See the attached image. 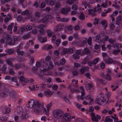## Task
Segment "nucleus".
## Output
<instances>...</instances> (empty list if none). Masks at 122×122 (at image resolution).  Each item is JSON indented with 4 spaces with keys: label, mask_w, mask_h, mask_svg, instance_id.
Masks as SVG:
<instances>
[{
    "label": "nucleus",
    "mask_w": 122,
    "mask_h": 122,
    "mask_svg": "<svg viewBox=\"0 0 122 122\" xmlns=\"http://www.w3.org/2000/svg\"><path fill=\"white\" fill-rule=\"evenodd\" d=\"M51 59L50 56H48L46 57V61L43 63L37 62L36 63L37 67H41L43 68V73L46 75H48L50 74L48 72L50 69L52 68L53 67L52 62L50 61Z\"/></svg>",
    "instance_id": "f257e3e1"
},
{
    "label": "nucleus",
    "mask_w": 122,
    "mask_h": 122,
    "mask_svg": "<svg viewBox=\"0 0 122 122\" xmlns=\"http://www.w3.org/2000/svg\"><path fill=\"white\" fill-rule=\"evenodd\" d=\"M71 85H70L69 86V88L71 92H80L81 93V96L80 97H79L78 96L77 97L78 99L81 100H84L85 99V100L89 103V104H92L93 102V100L92 97L91 96L88 95L86 96H85L84 92V90L83 88V87L81 86L80 87V90H75L73 89L71 87Z\"/></svg>",
    "instance_id": "f03ea898"
},
{
    "label": "nucleus",
    "mask_w": 122,
    "mask_h": 122,
    "mask_svg": "<svg viewBox=\"0 0 122 122\" xmlns=\"http://www.w3.org/2000/svg\"><path fill=\"white\" fill-rule=\"evenodd\" d=\"M20 108H18L15 111L14 113L15 115L14 118L15 122H19L21 121L22 119H26V115L23 114V111L20 110Z\"/></svg>",
    "instance_id": "7ed1b4c3"
},
{
    "label": "nucleus",
    "mask_w": 122,
    "mask_h": 122,
    "mask_svg": "<svg viewBox=\"0 0 122 122\" xmlns=\"http://www.w3.org/2000/svg\"><path fill=\"white\" fill-rule=\"evenodd\" d=\"M20 108H18L15 111L14 113L15 115L14 118L15 122H19L21 121L22 119H26V115L23 114V111L20 110Z\"/></svg>",
    "instance_id": "20e7f679"
},
{
    "label": "nucleus",
    "mask_w": 122,
    "mask_h": 122,
    "mask_svg": "<svg viewBox=\"0 0 122 122\" xmlns=\"http://www.w3.org/2000/svg\"><path fill=\"white\" fill-rule=\"evenodd\" d=\"M2 94L4 97H9L12 99L14 98L16 96V94L14 93L13 92H10V91L8 89L4 90L2 92Z\"/></svg>",
    "instance_id": "39448f33"
},
{
    "label": "nucleus",
    "mask_w": 122,
    "mask_h": 122,
    "mask_svg": "<svg viewBox=\"0 0 122 122\" xmlns=\"http://www.w3.org/2000/svg\"><path fill=\"white\" fill-rule=\"evenodd\" d=\"M42 105H41L40 102L37 100H36L34 106V111L36 112H40L43 108Z\"/></svg>",
    "instance_id": "423d86ee"
},
{
    "label": "nucleus",
    "mask_w": 122,
    "mask_h": 122,
    "mask_svg": "<svg viewBox=\"0 0 122 122\" xmlns=\"http://www.w3.org/2000/svg\"><path fill=\"white\" fill-rule=\"evenodd\" d=\"M100 35L98 34L97 35L96 37V39L95 40L99 43L100 44H102V43H104L106 41H107L108 37L107 36H106L104 38H103L102 41H101V40L100 39Z\"/></svg>",
    "instance_id": "0eeeda50"
},
{
    "label": "nucleus",
    "mask_w": 122,
    "mask_h": 122,
    "mask_svg": "<svg viewBox=\"0 0 122 122\" xmlns=\"http://www.w3.org/2000/svg\"><path fill=\"white\" fill-rule=\"evenodd\" d=\"M62 112L59 110H55L53 114V115L56 119L61 118L62 116Z\"/></svg>",
    "instance_id": "6e6552de"
},
{
    "label": "nucleus",
    "mask_w": 122,
    "mask_h": 122,
    "mask_svg": "<svg viewBox=\"0 0 122 122\" xmlns=\"http://www.w3.org/2000/svg\"><path fill=\"white\" fill-rule=\"evenodd\" d=\"M96 100L98 104L100 105L102 104L105 105L107 102L108 99L105 100L102 96L101 97H99L97 98Z\"/></svg>",
    "instance_id": "1a4fd4ad"
},
{
    "label": "nucleus",
    "mask_w": 122,
    "mask_h": 122,
    "mask_svg": "<svg viewBox=\"0 0 122 122\" xmlns=\"http://www.w3.org/2000/svg\"><path fill=\"white\" fill-rule=\"evenodd\" d=\"M105 62L106 64H111L112 63L117 64L118 62L112 58H109L105 61Z\"/></svg>",
    "instance_id": "9d476101"
},
{
    "label": "nucleus",
    "mask_w": 122,
    "mask_h": 122,
    "mask_svg": "<svg viewBox=\"0 0 122 122\" xmlns=\"http://www.w3.org/2000/svg\"><path fill=\"white\" fill-rule=\"evenodd\" d=\"M73 52V50L72 48H65L63 49L61 54L62 55L65 54H68L69 53H72Z\"/></svg>",
    "instance_id": "9b49d317"
},
{
    "label": "nucleus",
    "mask_w": 122,
    "mask_h": 122,
    "mask_svg": "<svg viewBox=\"0 0 122 122\" xmlns=\"http://www.w3.org/2000/svg\"><path fill=\"white\" fill-rule=\"evenodd\" d=\"M35 102V101L33 99L29 100L27 104V107L29 108H32L34 105Z\"/></svg>",
    "instance_id": "f8f14e48"
},
{
    "label": "nucleus",
    "mask_w": 122,
    "mask_h": 122,
    "mask_svg": "<svg viewBox=\"0 0 122 122\" xmlns=\"http://www.w3.org/2000/svg\"><path fill=\"white\" fill-rule=\"evenodd\" d=\"M101 76L103 78L106 79L107 81H110L111 80V77L110 75L107 74L106 76L104 75L103 73L102 72L101 74Z\"/></svg>",
    "instance_id": "ddd939ff"
},
{
    "label": "nucleus",
    "mask_w": 122,
    "mask_h": 122,
    "mask_svg": "<svg viewBox=\"0 0 122 122\" xmlns=\"http://www.w3.org/2000/svg\"><path fill=\"white\" fill-rule=\"evenodd\" d=\"M66 27V25H57L55 27L54 29L55 31H57L61 30V29H64V27Z\"/></svg>",
    "instance_id": "4468645a"
},
{
    "label": "nucleus",
    "mask_w": 122,
    "mask_h": 122,
    "mask_svg": "<svg viewBox=\"0 0 122 122\" xmlns=\"http://www.w3.org/2000/svg\"><path fill=\"white\" fill-rule=\"evenodd\" d=\"M7 42L10 45H13L15 44L13 42V41H12L11 38V36L10 35H8V37L6 38Z\"/></svg>",
    "instance_id": "2eb2a0df"
},
{
    "label": "nucleus",
    "mask_w": 122,
    "mask_h": 122,
    "mask_svg": "<svg viewBox=\"0 0 122 122\" xmlns=\"http://www.w3.org/2000/svg\"><path fill=\"white\" fill-rule=\"evenodd\" d=\"M45 27V25L42 24H41L39 25L40 32L41 34H43L44 33V29Z\"/></svg>",
    "instance_id": "dca6fc26"
},
{
    "label": "nucleus",
    "mask_w": 122,
    "mask_h": 122,
    "mask_svg": "<svg viewBox=\"0 0 122 122\" xmlns=\"http://www.w3.org/2000/svg\"><path fill=\"white\" fill-rule=\"evenodd\" d=\"M95 11L96 10L95 9H92V8H90L88 9V14L92 16H94L95 15L94 13Z\"/></svg>",
    "instance_id": "f3484780"
},
{
    "label": "nucleus",
    "mask_w": 122,
    "mask_h": 122,
    "mask_svg": "<svg viewBox=\"0 0 122 122\" xmlns=\"http://www.w3.org/2000/svg\"><path fill=\"white\" fill-rule=\"evenodd\" d=\"M81 42L80 43V46H84L85 44L87 43V38H86L84 37L82 39Z\"/></svg>",
    "instance_id": "a211bd4d"
},
{
    "label": "nucleus",
    "mask_w": 122,
    "mask_h": 122,
    "mask_svg": "<svg viewBox=\"0 0 122 122\" xmlns=\"http://www.w3.org/2000/svg\"><path fill=\"white\" fill-rule=\"evenodd\" d=\"M64 118L66 121H69L71 118V117L70 114L66 113L65 114L64 116Z\"/></svg>",
    "instance_id": "6ab92c4d"
},
{
    "label": "nucleus",
    "mask_w": 122,
    "mask_h": 122,
    "mask_svg": "<svg viewBox=\"0 0 122 122\" xmlns=\"http://www.w3.org/2000/svg\"><path fill=\"white\" fill-rule=\"evenodd\" d=\"M107 21L105 20H103L102 21L101 26L102 27V28L103 29H105L107 26Z\"/></svg>",
    "instance_id": "aec40b11"
},
{
    "label": "nucleus",
    "mask_w": 122,
    "mask_h": 122,
    "mask_svg": "<svg viewBox=\"0 0 122 122\" xmlns=\"http://www.w3.org/2000/svg\"><path fill=\"white\" fill-rule=\"evenodd\" d=\"M71 10V8H68L67 9H63L61 10V13L64 14H67L68 12L70 11Z\"/></svg>",
    "instance_id": "412c9836"
},
{
    "label": "nucleus",
    "mask_w": 122,
    "mask_h": 122,
    "mask_svg": "<svg viewBox=\"0 0 122 122\" xmlns=\"http://www.w3.org/2000/svg\"><path fill=\"white\" fill-rule=\"evenodd\" d=\"M53 93V92H51L50 91L48 90L45 92L44 94L46 96L48 97H49L51 96Z\"/></svg>",
    "instance_id": "4be33fe9"
},
{
    "label": "nucleus",
    "mask_w": 122,
    "mask_h": 122,
    "mask_svg": "<svg viewBox=\"0 0 122 122\" xmlns=\"http://www.w3.org/2000/svg\"><path fill=\"white\" fill-rule=\"evenodd\" d=\"M38 37L39 40H40V41L41 42L44 43L46 42L47 41L46 38L45 37L43 38L42 40H41V35H39L38 36Z\"/></svg>",
    "instance_id": "5701e85b"
},
{
    "label": "nucleus",
    "mask_w": 122,
    "mask_h": 122,
    "mask_svg": "<svg viewBox=\"0 0 122 122\" xmlns=\"http://www.w3.org/2000/svg\"><path fill=\"white\" fill-rule=\"evenodd\" d=\"M5 80H10L11 81H15V77H11V78L9 76H6L5 78Z\"/></svg>",
    "instance_id": "b1692460"
},
{
    "label": "nucleus",
    "mask_w": 122,
    "mask_h": 122,
    "mask_svg": "<svg viewBox=\"0 0 122 122\" xmlns=\"http://www.w3.org/2000/svg\"><path fill=\"white\" fill-rule=\"evenodd\" d=\"M25 26L23 25L20 27L19 29V33L20 34H21L22 32L24 31L25 30Z\"/></svg>",
    "instance_id": "393cba45"
},
{
    "label": "nucleus",
    "mask_w": 122,
    "mask_h": 122,
    "mask_svg": "<svg viewBox=\"0 0 122 122\" xmlns=\"http://www.w3.org/2000/svg\"><path fill=\"white\" fill-rule=\"evenodd\" d=\"M89 68L88 67H85L80 69V71L81 73H83L85 71H87L89 69Z\"/></svg>",
    "instance_id": "a878e982"
},
{
    "label": "nucleus",
    "mask_w": 122,
    "mask_h": 122,
    "mask_svg": "<svg viewBox=\"0 0 122 122\" xmlns=\"http://www.w3.org/2000/svg\"><path fill=\"white\" fill-rule=\"evenodd\" d=\"M30 89L33 91L37 90L39 89V87L36 85H34L30 88Z\"/></svg>",
    "instance_id": "bb28decb"
},
{
    "label": "nucleus",
    "mask_w": 122,
    "mask_h": 122,
    "mask_svg": "<svg viewBox=\"0 0 122 122\" xmlns=\"http://www.w3.org/2000/svg\"><path fill=\"white\" fill-rule=\"evenodd\" d=\"M94 119L95 120V121H94L93 120H92L93 121H98L99 120L101 119V117L100 116L98 115H96V116H94Z\"/></svg>",
    "instance_id": "cd10ccee"
},
{
    "label": "nucleus",
    "mask_w": 122,
    "mask_h": 122,
    "mask_svg": "<svg viewBox=\"0 0 122 122\" xmlns=\"http://www.w3.org/2000/svg\"><path fill=\"white\" fill-rule=\"evenodd\" d=\"M64 30H72V27L71 25L66 26L65 27H64Z\"/></svg>",
    "instance_id": "c85d7f7f"
},
{
    "label": "nucleus",
    "mask_w": 122,
    "mask_h": 122,
    "mask_svg": "<svg viewBox=\"0 0 122 122\" xmlns=\"http://www.w3.org/2000/svg\"><path fill=\"white\" fill-rule=\"evenodd\" d=\"M101 21V20L100 19L97 18H95L94 20V24H97L99 23Z\"/></svg>",
    "instance_id": "c756f323"
},
{
    "label": "nucleus",
    "mask_w": 122,
    "mask_h": 122,
    "mask_svg": "<svg viewBox=\"0 0 122 122\" xmlns=\"http://www.w3.org/2000/svg\"><path fill=\"white\" fill-rule=\"evenodd\" d=\"M96 10H97L99 12H101L102 11V8L101 5L98 4L97 5V6L96 7Z\"/></svg>",
    "instance_id": "7c9ffc66"
},
{
    "label": "nucleus",
    "mask_w": 122,
    "mask_h": 122,
    "mask_svg": "<svg viewBox=\"0 0 122 122\" xmlns=\"http://www.w3.org/2000/svg\"><path fill=\"white\" fill-rule=\"evenodd\" d=\"M111 95V92H108L106 93V94L104 96V98H105V100H106V98H108V97H110Z\"/></svg>",
    "instance_id": "2f4dec72"
},
{
    "label": "nucleus",
    "mask_w": 122,
    "mask_h": 122,
    "mask_svg": "<svg viewBox=\"0 0 122 122\" xmlns=\"http://www.w3.org/2000/svg\"><path fill=\"white\" fill-rule=\"evenodd\" d=\"M120 50L117 49L114 50L112 52V53L115 54H117L120 52Z\"/></svg>",
    "instance_id": "473e14b6"
},
{
    "label": "nucleus",
    "mask_w": 122,
    "mask_h": 122,
    "mask_svg": "<svg viewBox=\"0 0 122 122\" xmlns=\"http://www.w3.org/2000/svg\"><path fill=\"white\" fill-rule=\"evenodd\" d=\"M79 17L80 19L81 20H83L85 18V16L83 13H80Z\"/></svg>",
    "instance_id": "72a5a7b5"
},
{
    "label": "nucleus",
    "mask_w": 122,
    "mask_h": 122,
    "mask_svg": "<svg viewBox=\"0 0 122 122\" xmlns=\"http://www.w3.org/2000/svg\"><path fill=\"white\" fill-rule=\"evenodd\" d=\"M92 83V82L89 83L88 85H87L88 87H89V89L90 90H91L90 91H92L93 90V86Z\"/></svg>",
    "instance_id": "f704fd0d"
},
{
    "label": "nucleus",
    "mask_w": 122,
    "mask_h": 122,
    "mask_svg": "<svg viewBox=\"0 0 122 122\" xmlns=\"http://www.w3.org/2000/svg\"><path fill=\"white\" fill-rule=\"evenodd\" d=\"M5 112L6 113H7L10 112V109L8 107H5Z\"/></svg>",
    "instance_id": "c9c22d12"
},
{
    "label": "nucleus",
    "mask_w": 122,
    "mask_h": 122,
    "mask_svg": "<svg viewBox=\"0 0 122 122\" xmlns=\"http://www.w3.org/2000/svg\"><path fill=\"white\" fill-rule=\"evenodd\" d=\"M99 58L97 57L95 59L92 61V63L93 65L96 64L98 61Z\"/></svg>",
    "instance_id": "e433bc0d"
},
{
    "label": "nucleus",
    "mask_w": 122,
    "mask_h": 122,
    "mask_svg": "<svg viewBox=\"0 0 122 122\" xmlns=\"http://www.w3.org/2000/svg\"><path fill=\"white\" fill-rule=\"evenodd\" d=\"M60 5L59 3H57L55 4L54 7V9L57 10L58 8H60Z\"/></svg>",
    "instance_id": "4c0bfd02"
},
{
    "label": "nucleus",
    "mask_w": 122,
    "mask_h": 122,
    "mask_svg": "<svg viewBox=\"0 0 122 122\" xmlns=\"http://www.w3.org/2000/svg\"><path fill=\"white\" fill-rule=\"evenodd\" d=\"M113 120L112 119L108 117H106L105 119V122H112L113 121Z\"/></svg>",
    "instance_id": "58836bf2"
},
{
    "label": "nucleus",
    "mask_w": 122,
    "mask_h": 122,
    "mask_svg": "<svg viewBox=\"0 0 122 122\" xmlns=\"http://www.w3.org/2000/svg\"><path fill=\"white\" fill-rule=\"evenodd\" d=\"M82 5H84L85 8L86 9L87 8V6L88 7H89L90 5L89 4H88V3L86 2H83L82 3Z\"/></svg>",
    "instance_id": "ea45409f"
},
{
    "label": "nucleus",
    "mask_w": 122,
    "mask_h": 122,
    "mask_svg": "<svg viewBox=\"0 0 122 122\" xmlns=\"http://www.w3.org/2000/svg\"><path fill=\"white\" fill-rule=\"evenodd\" d=\"M84 51L87 55L91 53V51L87 48L85 49Z\"/></svg>",
    "instance_id": "a19ab883"
},
{
    "label": "nucleus",
    "mask_w": 122,
    "mask_h": 122,
    "mask_svg": "<svg viewBox=\"0 0 122 122\" xmlns=\"http://www.w3.org/2000/svg\"><path fill=\"white\" fill-rule=\"evenodd\" d=\"M107 6V2L106 1L105 2H103L101 5V6L104 8L106 7Z\"/></svg>",
    "instance_id": "79ce46f5"
},
{
    "label": "nucleus",
    "mask_w": 122,
    "mask_h": 122,
    "mask_svg": "<svg viewBox=\"0 0 122 122\" xmlns=\"http://www.w3.org/2000/svg\"><path fill=\"white\" fill-rule=\"evenodd\" d=\"M75 30L77 31L79 30L80 29V26L78 25H76L73 27Z\"/></svg>",
    "instance_id": "37998d69"
},
{
    "label": "nucleus",
    "mask_w": 122,
    "mask_h": 122,
    "mask_svg": "<svg viewBox=\"0 0 122 122\" xmlns=\"http://www.w3.org/2000/svg\"><path fill=\"white\" fill-rule=\"evenodd\" d=\"M69 20V19L66 18H63L61 20V21L62 22H68Z\"/></svg>",
    "instance_id": "c03bdc74"
},
{
    "label": "nucleus",
    "mask_w": 122,
    "mask_h": 122,
    "mask_svg": "<svg viewBox=\"0 0 122 122\" xmlns=\"http://www.w3.org/2000/svg\"><path fill=\"white\" fill-rule=\"evenodd\" d=\"M92 38L91 37H90L89 38L87 41V42L89 45H90L92 44Z\"/></svg>",
    "instance_id": "a18cd8bd"
},
{
    "label": "nucleus",
    "mask_w": 122,
    "mask_h": 122,
    "mask_svg": "<svg viewBox=\"0 0 122 122\" xmlns=\"http://www.w3.org/2000/svg\"><path fill=\"white\" fill-rule=\"evenodd\" d=\"M74 68L75 69L77 68L80 66V65L78 63H75L74 64Z\"/></svg>",
    "instance_id": "49530a36"
},
{
    "label": "nucleus",
    "mask_w": 122,
    "mask_h": 122,
    "mask_svg": "<svg viewBox=\"0 0 122 122\" xmlns=\"http://www.w3.org/2000/svg\"><path fill=\"white\" fill-rule=\"evenodd\" d=\"M43 113L46 114H48L49 113V110L45 108H43Z\"/></svg>",
    "instance_id": "de8ad7c7"
},
{
    "label": "nucleus",
    "mask_w": 122,
    "mask_h": 122,
    "mask_svg": "<svg viewBox=\"0 0 122 122\" xmlns=\"http://www.w3.org/2000/svg\"><path fill=\"white\" fill-rule=\"evenodd\" d=\"M88 61V59L87 57L85 58L84 60L82 61V63L83 64H86V62H87Z\"/></svg>",
    "instance_id": "09e8293b"
},
{
    "label": "nucleus",
    "mask_w": 122,
    "mask_h": 122,
    "mask_svg": "<svg viewBox=\"0 0 122 122\" xmlns=\"http://www.w3.org/2000/svg\"><path fill=\"white\" fill-rule=\"evenodd\" d=\"M13 25V23H12L10 25H9L7 27V29L8 30H10L11 31H12V26Z\"/></svg>",
    "instance_id": "8fccbe9b"
},
{
    "label": "nucleus",
    "mask_w": 122,
    "mask_h": 122,
    "mask_svg": "<svg viewBox=\"0 0 122 122\" xmlns=\"http://www.w3.org/2000/svg\"><path fill=\"white\" fill-rule=\"evenodd\" d=\"M6 67H5V66H4L1 68V70L3 73H5L6 72Z\"/></svg>",
    "instance_id": "3c124183"
},
{
    "label": "nucleus",
    "mask_w": 122,
    "mask_h": 122,
    "mask_svg": "<svg viewBox=\"0 0 122 122\" xmlns=\"http://www.w3.org/2000/svg\"><path fill=\"white\" fill-rule=\"evenodd\" d=\"M115 109L114 108H113L108 111V113L109 114H111L113 112H115Z\"/></svg>",
    "instance_id": "603ef678"
},
{
    "label": "nucleus",
    "mask_w": 122,
    "mask_h": 122,
    "mask_svg": "<svg viewBox=\"0 0 122 122\" xmlns=\"http://www.w3.org/2000/svg\"><path fill=\"white\" fill-rule=\"evenodd\" d=\"M7 52L8 54H11L13 53L14 51L12 49H10L8 50H7Z\"/></svg>",
    "instance_id": "864d4df0"
},
{
    "label": "nucleus",
    "mask_w": 122,
    "mask_h": 122,
    "mask_svg": "<svg viewBox=\"0 0 122 122\" xmlns=\"http://www.w3.org/2000/svg\"><path fill=\"white\" fill-rule=\"evenodd\" d=\"M0 120L2 122H5L7 120V118L5 117H0Z\"/></svg>",
    "instance_id": "5fc2aeb1"
},
{
    "label": "nucleus",
    "mask_w": 122,
    "mask_h": 122,
    "mask_svg": "<svg viewBox=\"0 0 122 122\" xmlns=\"http://www.w3.org/2000/svg\"><path fill=\"white\" fill-rule=\"evenodd\" d=\"M118 11H113L112 13V15L114 16H116L118 14Z\"/></svg>",
    "instance_id": "6e6d98bb"
},
{
    "label": "nucleus",
    "mask_w": 122,
    "mask_h": 122,
    "mask_svg": "<svg viewBox=\"0 0 122 122\" xmlns=\"http://www.w3.org/2000/svg\"><path fill=\"white\" fill-rule=\"evenodd\" d=\"M60 62L61 65H64L65 63V59L64 58L62 59L60 61Z\"/></svg>",
    "instance_id": "4d7b16f0"
},
{
    "label": "nucleus",
    "mask_w": 122,
    "mask_h": 122,
    "mask_svg": "<svg viewBox=\"0 0 122 122\" xmlns=\"http://www.w3.org/2000/svg\"><path fill=\"white\" fill-rule=\"evenodd\" d=\"M61 41V40L60 39H57L56 41V43L57 46H58Z\"/></svg>",
    "instance_id": "13d9d810"
},
{
    "label": "nucleus",
    "mask_w": 122,
    "mask_h": 122,
    "mask_svg": "<svg viewBox=\"0 0 122 122\" xmlns=\"http://www.w3.org/2000/svg\"><path fill=\"white\" fill-rule=\"evenodd\" d=\"M99 47V45L98 44H96L95 45V46H94V48H95V50H94V52H96V53H97L98 52V51H96L95 50V49L97 50L98 49Z\"/></svg>",
    "instance_id": "bf43d9fd"
},
{
    "label": "nucleus",
    "mask_w": 122,
    "mask_h": 122,
    "mask_svg": "<svg viewBox=\"0 0 122 122\" xmlns=\"http://www.w3.org/2000/svg\"><path fill=\"white\" fill-rule=\"evenodd\" d=\"M20 80H21L22 81H24V82L26 83H27L29 81L27 79H24L23 77H22L20 78Z\"/></svg>",
    "instance_id": "052dcab7"
},
{
    "label": "nucleus",
    "mask_w": 122,
    "mask_h": 122,
    "mask_svg": "<svg viewBox=\"0 0 122 122\" xmlns=\"http://www.w3.org/2000/svg\"><path fill=\"white\" fill-rule=\"evenodd\" d=\"M9 72L10 74L11 75H13L15 74V73L14 71L11 69H10L9 71Z\"/></svg>",
    "instance_id": "680f3d73"
},
{
    "label": "nucleus",
    "mask_w": 122,
    "mask_h": 122,
    "mask_svg": "<svg viewBox=\"0 0 122 122\" xmlns=\"http://www.w3.org/2000/svg\"><path fill=\"white\" fill-rule=\"evenodd\" d=\"M17 52L18 54L19 55H22L24 53V52L23 51H20L18 49L17 50Z\"/></svg>",
    "instance_id": "e2e57ef3"
},
{
    "label": "nucleus",
    "mask_w": 122,
    "mask_h": 122,
    "mask_svg": "<svg viewBox=\"0 0 122 122\" xmlns=\"http://www.w3.org/2000/svg\"><path fill=\"white\" fill-rule=\"evenodd\" d=\"M66 35L65 34H63L61 36V38L63 40L66 39Z\"/></svg>",
    "instance_id": "0e129e2a"
},
{
    "label": "nucleus",
    "mask_w": 122,
    "mask_h": 122,
    "mask_svg": "<svg viewBox=\"0 0 122 122\" xmlns=\"http://www.w3.org/2000/svg\"><path fill=\"white\" fill-rule=\"evenodd\" d=\"M14 41H19L20 40V38L19 37H17L16 36L14 37L13 38Z\"/></svg>",
    "instance_id": "69168bd1"
},
{
    "label": "nucleus",
    "mask_w": 122,
    "mask_h": 122,
    "mask_svg": "<svg viewBox=\"0 0 122 122\" xmlns=\"http://www.w3.org/2000/svg\"><path fill=\"white\" fill-rule=\"evenodd\" d=\"M46 117L45 116H44L41 118V121L45 122L46 121Z\"/></svg>",
    "instance_id": "338daca9"
},
{
    "label": "nucleus",
    "mask_w": 122,
    "mask_h": 122,
    "mask_svg": "<svg viewBox=\"0 0 122 122\" xmlns=\"http://www.w3.org/2000/svg\"><path fill=\"white\" fill-rule=\"evenodd\" d=\"M15 69H17L21 67V66L19 65H15L14 66Z\"/></svg>",
    "instance_id": "774afa93"
}]
</instances>
